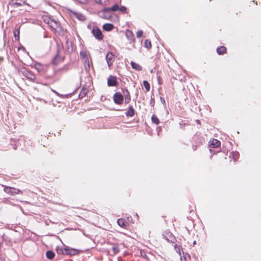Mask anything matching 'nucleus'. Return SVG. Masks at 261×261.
Returning a JSON list of instances; mask_svg holds the SVG:
<instances>
[{
    "label": "nucleus",
    "mask_w": 261,
    "mask_h": 261,
    "mask_svg": "<svg viewBox=\"0 0 261 261\" xmlns=\"http://www.w3.org/2000/svg\"><path fill=\"white\" fill-rule=\"evenodd\" d=\"M69 14L71 16L75 17L81 21H84L86 19L85 16L81 13L70 10Z\"/></svg>",
    "instance_id": "20e7f679"
},
{
    "label": "nucleus",
    "mask_w": 261,
    "mask_h": 261,
    "mask_svg": "<svg viewBox=\"0 0 261 261\" xmlns=\"http://www.w3.org/2000/svg\"><path fill=\"white\" fill-rule=\"evenodd\" d=\"M113 99L115 103L117 105H121L123 101V96L119 92L114 94Z\"/></svg>",
    "instance_id": "0eeeda50"
},
{
    "label": "nucleus",
    "mask_w": 261,
    "mask_h": 261,
    "mask_svg": "<svg viewBox=\"0 0 261 261\" xmlns=\"http://www.w3.org/2000/svg\"><path fill=\"white\" fill-rule=\"evenodd\" d=\"M56 251L59 254H66L64 248L63 249L61 247L57 246L56 248Z\"/></svg>",
    "instance_id": "393cba45"
},
{
    "label": "nucleus",
    "mask_w": 261,
    "mask_h": 261,
    "mask_svg": "<svg viewBox=\"0 0 261 261\" xmlns=\"http://www.w3.org/2000/svg\"><path fill=\"white\" fill-rule=\"evenodd\" d=\"M20 27H16L14 31V36L16 40H19Z\"/></svg>",
    "instance_id": "6ab92c4d"
},
{
    "label": "nucleus",
    "mask_w": 261,
    "mask_h": 261,
    "mask_svg": "<svg viewBox=\"0 0 261 261\" xmlns=\"http://www.w3.org/2000/svg\"><path fill=\"white\" fill-rule=\"evenodd\" d=\"M125 114L127 116L132 117L134 115V109L132 107H129Z\"/></svg>",
    "instance_id": "4be33fe9"
},
{
    "label": "nucleus",
    "mask_w": 261,
    "mask_h": 261,
    "mask_svg": "<svg viewBox=\"0 0 261 261\" xmlns=\"http://www.w3.org/2000/svg\"><path fill=\"white\" fill-rule=\"evenodd\" d=\"M126 37L130 41H134L135 40L134 34L133 32L129 30H127L125 33Z\"/></svg>",
    "instance_id": "ddd939ff"
},
{
    "label": "nucleus",
    "mask_w": 261,
    "mask_h": 261,
    "mask_svg": "<svg viewBox=\"0 0 261 261\" xmlns=\"http://www.w3.org/2000/svg\"><path fill=\"white\" fill-rule=\"evenodd\" d=\"M130 65L133 68H134V69H135L137 71H140L142 70V67L138 64H137L133 61L130 62Z\"/></svg>",
    "instance_id": "412c9836"
},
{
    "label": "nucleus",
    "mask_w": 261,
    "mask_h": 261,
    "mask_svg": "<svg viewBox=\"0 0 261 261\" xmlns=\"http://www.w3.org/2000/svg\"><path fill=\"white\" fill-rule=\"evenodd\" d=\"M119 11L122 12H125L126 11V8L124 6H121L120 7H119Z\"/></svg>",
    "instance_id": "7c9ffc66"
},
{
    "label": "nucleus",
    "mask_w": 261,
    "mask_h": 261,
    "mask_svg": "<svg viewBox=\"0 0 261 261\" xmlns=\"http://www.w3.org/2000/svg\"><path fill=\"white\" fill-rule=\"evenodd\" d=\"M151 120L152 122L155 123V124H158L160 123V121L158 118L154 115H153L151 117Z\"/></svg>",
    "instance_id": "a878e982"
},
{
    "label": "nucleus",
    "mask_w": 261,
    "mask_h": 261,
    "mask_svg": "<svg viewBox=\"0 0 261 261\" xmlns=\"http://www.w3.org/2000/svg\"><path fill=\"white\" fill-rule=\"evenodd\" d=\"M122 92L125 98V103H128L130 100L129 92L126 89H122Z\"/></svg>",
    "instance_id": "f8f14e48"
},
{
    "label": "nucleus",
    "mask_w": 261,
    "mask_h": 261,
    "mask_svg": "<svg viewBox=\"0 0 261 261\" xmlns=\"http://www.w3.org/2000/svg\"><path fill=\"white\" fill-rule=\"evenodd\" d=\"M144 46L147 48H150L151 47V42L148 40H146L144 42Z\"/></svg>",
    "instance_id": "cd10ccee"
},
{
    "label": "nucleus",
    "mask_w": 261,
    "mask_h": 261,
    "mask_svg": "<svg viewBox=\"0 0 261 261\" xmlns=\"http://www.w3.org/2000/svg\"><path fill=\"white\" fill-rule=\"evenodd\" d=\"M9 5L11 7L13 8H17L19 7H21V8L19 9L21 11H27V9L24 7L26 6H29V5L22 1L20 2H11L9 3Z\"/></svg>",
    "instance_id": "f03ea898"
},
{
    "label": "nucleus",
    "mask_w": 261,
    "mask_h": 261,
    "mask_svg": "<svg viewBox=\"0 0 261 261\" xmlns=\"http://www.w3.org/2000/svg\"><path fill=\"white\" fill-rule=\"evenodd\" d=\"M113 24L111 23H105L103 25L102 28L104 30L107 31H110L114 29Z\"/></svg>",
    "instance_id": "a211bd4d"
},
{
    "label": "nucleus",
    "mask_w": 261,
    "mask_h": 261,
    "mask_svg": "<svg viewBox=\"0 0 261 261\" xmlns=\"http://www.w3.org/2000/svg\"><path fill=\"white\" fill-rule=\"evenodd\" d=\"M119 5L118 4L114 5L113 7L111 8H105L104 12H115L117 10H119Z\"/></svg>",
    "instance_id": "dca6fc26"
},
{
    "label": "nucleus",
    "mask_w": 261,
    "mask_h": 261,
    "mask_svg": "<svg viewBox=\"0 0 261 261\" xmlns=\"http://www.w3.org/2000/svg\"><path fill=\"white\" fill-rule=\"evenodd\" d=\"M232 156L234 158V160L236 161L239 158V153L237 152L232 153Z\"/></svg>",
    "instance_id": "c756f323"
},
{
    "label": "nucleus",
    "mask_w": 261,
    "mask_h": 261,
    "mask_svg": "<svg viewBox=\"0 0 261 261\" xmlns=\"http://www.w3.org/2000/svg\"><path fill=\"white\" fill-rule=\"evenodd\" d=\"M92 33L96 39L100 40L103 38V35L101 30L97 27H94Z\"/></svg>",
    "instance_id": "39448f33"
},
{
    "label": "nucleus",
    "mask_w": 261,
    "mask_h": 261,
    "mask_svg": "<svg viewBox=\"0 0 261 261\" xmlns=\"http://www.w3.org/2000/svg\"><path fill=\"white\" fill-rule=\"evenodd\" d=\"M119 251V247L117 245H114L109 250V253L111 255H114L117 253Z\"/></svg>",
    "instance_id": "2eb2a0df"
},
{
    "label": "nucleus",
    "mask_w": 261,
    "mask_h": 261,
    "mask_svg": "<svg viewBox=\"0 0 261 261\" xmlns=\"http://www.w3.org/2000/svg\"><path fill=\"white\" fill-rule=\"evenodd\" d=\"M197 123H199V121L198 120H197Z\"/></svg>",
    "instance_id": "c9c22d12"
},
{
    "label": "nucleus",
    "mask_w": 261,
    "mask_h": 261,
    "mask_svg": "<svg viewBox=\"0 0 261 261\" xmlns=\"http://www.w3.org/2000/svg\"><path fill=\"white\" fill-rule=\"evenodd\" d=\"M226 49L224 46H221L217 48V51L219 55H222L226 52Z\"/></svg>",
    "instance_id": "5701e85b"
},
{
    "label": "nucleus",
    "mask_w": 261,
    "mask_h": 261,
    "mask_svg": "<svg viewBox=\"0 0 261 261\" xmlns=\"http://www.w3.org/2000/svg\"><path fill=\"white\" fill-rule=\"evenodd\" d=\"M46 23L50 28L55 30H57L59 27V23L57 21L52 19H48Z\"/></svg>",
    "instance_id": "1a4fd4ad"
},
{
    "label": "nucleus",
    "mask_w": 261,
    "mask_h": 261,
    "mask_svg": "<svg viewBox=\"0 0 261 261\" xmlns=\"http://www.w3.org/2000/svg\"><path fill=\"white\" fill-rule=\"evenodd\" d=\"M1 248V244L0 243V248Z\"/></svg>",
    "instance_id": "e433bc0d"
},
{
    "label": "nucleus",
    "mask_w": 261,
    "mask_h": 261,
    "mask_svg": "<svg viewBox=\"0 0 261 261\" xmlns=\"http://www.w3.org/2000/svg\"><path fill=\"white\" fill-rule=\"evenodd\" d=\"M46 255L47 258L51 259L54 257L55 253L51 251H47L46 253Z\"/></svg>",
    "instance_id": "b1692460"
},
{
    "label": "nucleus",
    "mask_w": 261,
    "mask_h": 261,
    "mask_svg": "<svg viewBox=\"0 0 261 261\" xmlns=\"http://www.w3.org/2000/svg\"><path fill=\"white\" fill-rule=\"evenodd\" d=\"M34 67L39 72H42L44 70V67L39 63H36L34 65Z\"/></svg>",
    "instance_id": "f3484780"
},
{
    "label": "nucleus",
    "mask_w": 261,
    "mask_h": 261,
    "mask_svg": "<svg viewBox=\"0 0 261 261\" xmlns=\"http://www.w3.org/2000/svg\"><path fill=\"white\" fill-rule=\"evenodd\" d=\"M99 15L101 17L107 19H110L111 16V13L110 12H104V9L99 12Z\"/></svg>",
    "instance_id": "9b49d317"
},
{
    "label": "nucleus",
    "mask_w": 261,
    "mask_h": 261,
    "mask_svg": "<svg viewBox=\"0 0 261 261\" xmlns=\"http://www.w3.org/2000/svg\"><path fill=\"white\" fill-rule=\"evenodd\" d=\"M143 85L147 91H149L150 90V84L147 81H143Z\"/></svg>",
    "instance_id": "bb28decb"
},
{
    "label": "nucleus",
    "mask_w": 261,
    "mask_h": 261,
    "mask_svg": "<svg viewBox=\"0 0 261 261\" xmlns=\"http://www.w3.org/2000/svg\"><path fill=\"white\" fill-rule=\"evenodd\" d=\"M107 83L109 87L116 86L118 84L116 77L113 75L109 76L108 79Z\"/></svg>",
    "instance_id": "6e6552de"
},
{
    "label": "nucleus",
    "mask_w": 261,
    "mask_h": 261,
    "mask_svg": "<svg viewBox=\"0 0 261 261\" xmlns=\"http://www.w3.org/2000/svg\"><path fill=\"white\" fill-rule=\"evenodd\" d=\"M80 55L81 56H82L83 57H85V56H86V53L85 52H83V51H81L80 53Z\"/></svg>",
    "instance_id": "f704fd0d"
},
{
    "label": "nucleus",
    "mask_w": 261,
    "mask_h": 261,
    "mask_svg": "<svg viewBox=\"0 0 261 261\" xmlns=\"http://www.w3.org/2000/svg\"><path fill=\"white\" fill-rule=\"evenodd\" d=\"M136 35H137V37L138 38H140V37H141L142 36L143 32L142 31H138L137 32Z\"/></svg>",
    "instance_id": "473e14b6"
},
{
    "label": "nucleus",
    "mask_w": 261,
    "mask_h": 261,
    "mask_svg": "<svg viewBox=\"0 0 261 261\" xmlns=\"http://www.w3.org/2000/svg\"><path fill=\"white\" fill-rule=\"evenodd\" d=\"M174 249L176 252H177L179 255H180V247L178 246L177 245H175L174 246Z\"/></svg>",
    "instance_id": "c85d7f7f"
},
{
    "label": "nucleus",
    "mask_w": 261,
    "mask_h": 261,
    "mask_svg": "<svg viewBox=\"0 0 261 261\" xmlns=\"http://www.w3.org/2000/svg\"><path fill=\"white\" fill-rule=\"evenodd\" d=\"M18 71L21 73L26 78L31 81H34L36 79V76L34 73L30 70H28L27 68L23 66H20L19 67Z\"/></svg>",
    "instance_id": "f257e3e1"
},
{
    "label": "nucleus",
    "mask_w": 261,
    "mask_h": 261,
    "mask_svg": "<svg viewBox=\"0 0 261 261\" xmlns=\"http://www.w3.org/2000/svg\"><path fill=\"white\" fill-rule=\"evenodd\" d=\"M77 2H78L79 3L82 4H85L88 2V0H76Z\"/></svg>",
    "instance_id": "72a5a7b5"
},
{
    "label": "nucleus",
    "mask_w": 261,
    "mask_h": 261,
    "mask_svg": "<svg viewBox=\"0 0 261 261\" xmlns=\"http://www.w3.org/2000/svg\"><path fill=\"white\" fill-rule=\"evenodd\" d=\"M64 250L66 254L74 255L77 254L79 252V251L76 249L69 248L68 247L66 246H64Z\"/></svg>",
    "instance_id": "9d476101"
},
{
    "label": "nucleus",
    "mask_w": 261,
    "mask_h": 261,
    "mask_svg": "<svg viewBox=\"0 0 261 261\" xmlns=\"http://www.w3.org/2000/svg\"><path fill=\"white\" fill-rule=\"evenodd\" d=\"M118 224L121 227L126 228L127 226V223L123 219H119L117 221Z\"/></svg>",
    "instance_id": "aec40b11"
},
{
    "label": "nucleus",
    "mask_w": 261,
    "mask_h": 261,
    "mask_svg": "<svg viewBox=\"0 0 261 261\" xmlns=\"http://www.w3.org/2000/svg\"><path fill=\"white\" fill-rule=\"evenodd\" d=\"M4 191L7 194L12 196L15 194H22L21 190L10 187H5L4 189Z\"/></svg>",
    "instance_id": "7ed1b4c3"
},
{
    "label": "nucleus",
    "mask_w": 261,
    "mask_h": 261,
    "mask_svg": "<svg viewBox=\"0 0 261 261\" xmlns=\"http://www.w3.org/2000/svg\"><path fill=\"white\" fill-rule=\"evenodd\" d=\"M96 3L100 4H105L107 0H94Z\"/></svg>",
    "instance_id": "2f4dec72"
},
{
    "label": "nucleus",
    "mask_w": 261,
    "mask_h": 261,
    "mask_svg": "<svg viewBox=\"0 0 261 261\" xmlns=\"http://www.w3.org/2000/svg\"><path fill=\"white\" fill-rule=\"evenodd\" d=\"M210 146L212 148H217L220 145V142L217 139H213L210 141Z\"/></svg>",
    "instance_id": "4468645a"
},
{
    "label": "nucleus",
    "mask_w": 261,
    "mask_h": 261,
    "mask_svg": "<svg viewBox=\"0 0 261 261\" xmlns=\"http://www.w3.org/2000/svg\"><path fill=\"white\" fill-rule=\"evenodd\" d=\"M106 61L109 68L112 65L115 59V56L112 53H108L106 56Z\"/></svg>",
    "instance_id": "423d86ee"
}]
</instances>
